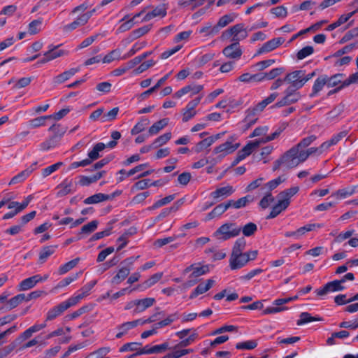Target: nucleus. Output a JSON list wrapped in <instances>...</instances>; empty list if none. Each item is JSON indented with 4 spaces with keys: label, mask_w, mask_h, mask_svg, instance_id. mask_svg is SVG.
<instances>
[{
    "label": "nucleus",
    "mask_w": 358,
    "mask_h": 358,
    "mask_svg": "<svg viewBox=\"0 0 358 358\" xmlns=\"http://www.w3.org/2000/svg\"><path fill=\"white\" fill-rule=\"evenodd\" d=\"M219 32V28L216 26L212 27L210 23H207L200 29L199 33L204 34L205 36H214Z\"/></svg>",
    "instance_id": "45"
},
{
    "label": "nucleus",
    "mask_w": 358,
    "mask_h": 358,
    "mask_svg": "<svg viewBox=\"0 0 358 358\" xmlns=\"http://www.w3.org/2000/svg\"><path fill=\"white\" fill-rule=\"evenodd\" d=\"M150 187V180L144 179L136 182L131 187V191L143 190Z\"/></svg>",
    "instance_id": "56"
},
{
    "label": "nucleus",
    "mask_w": 358,
    "mask_h": 358,
    "mask_svg": "<svg viewBox=\"0 0 358 358\" xmlns=\"http://www.w3.org/2000/svg\"><path fill=\"white\" fill-rule=\"evenodd\" d=\"M274 201V197L271 192H266L264 196L259 201V206L263 209L268 208Z\"/></svg>",
    "instance_id": "60"
},
{
    "label": "nucleus",
    "mask_w": 358,
    "mask_h": 358,
    "mask_svg": "<svg viewBox=\"0 0 358 358\" xmlns=\"http://www.w3.org/2000/svg\"><path fill=\"white\" fill-rule=\"evenodd\" d=\"M79 71V68H72L68 71L63 72L62 73L55 76L53 79V82L55 84H61L64 82L70 79L72 76H73L77 72Z\"/></svg>",
    "instance_id": "29"
},
{
    "label": "nucleus",
    "mask_w": 358,
    "mask_h": 358,
    "mask_svg": "<svg viewBox=\"0 0 358 358\" xmlns=\"http://www.w3.org/2000/svg\"><path fill=\"white\" fill-rule=\"evenodd\" d=\"M139 257H130L121 262L122 267L117 271V274L112 278L111 283L119 285L124 280L130 273L134 262Z\"/></svg>",
    "instance_id": "3"
},
{
    "label": "nucleus",
    "mask_w": 358,
    "mask_h": 358,
    "mask_svg": "<svg viewBox=\"0 0 358 358\" xmlns=\"http://www.w3.org/2000/svg\"><path fill=\"white\" fill-rule=\"evenodd\" d=\"M345 75L343 73H337L331 77L327 76V85L328 87H335L338 84L342 85Z\"/></svg>",
    "instance_id": "43"
},
{
    "label": "nucleus",
    "mask_w": 358,
    "mask_h": 358,
    "mask_svg": "<svg viewBox=\"0 0 358 358\" xmlns=\"http://www.w3.org/2000/svg\"><path fill=\"white\" fill-rule=\"evenodd\" d=\"M327 76H322L317 78L313 86V92L310 94L311 97L314 96L319 92H320L323 87L327 85Z\"/></svg>",
    "instance_id": "35"
},
{
    "label": "nucleus",
    "mask_w": 358,
    "mask_h": 358,
    "mask_svg": "<svg viewBox=\"0 0 358 358\" xmlns=\"http://www.w3.org/2000/svg\"><path fill=\"white\" fill-rule=\"evenodd\" d=\"M344 288L341 281L336 280L327 283L322 288L316 289L315 292L318 296H324L329 292L342 291Z\"/></svg>",
    "instance_id": "9"
},
{
    "label": "nucleus",
    "mask_w": 358,
    "mask_h": 358,
    "mask_svg": "<svg viewBox=\"0 0 358 358\" xmlns=\"http://www.w3.org/2000/svg\"><path fill=\"white\" fill-rule=\"evenodd\" d=\"M37 162L33 163L28 168L15 176L9 182L8 185H12L24 181L36 169Z\"/></svg>",
    "instance_id": "14"
},
{
    "label": "nucleus",
    "mask_w": 358,
    "mask_h": 358,
    "mask_svg": "<svg viewBox=\"0 0 358 358\" xmlns=\"http://www.w3.org/2000/svg\"><path fill=\"white\" fill-rule=\"evenodd\" d=\"M284 42L282 38H273L266 42L257 51V54H262L264 52H271L278 46H280Z\"/></svg>",
    "instance_id": "17"
},
{
    "label": "nucleus",
    "mask_w": 358,
    "mask_h": 358,
    "mask_svg": "<svg viewBox=\"0 0 358 358\" xmlns=\"http://www.w3.org/2000/svg\"><path fill=\"white\" fill-rule=\"evenodd\" d=\"M356 187H349L347 188L338 189L331 194V196L337 199H341L352 195L355 192Z\"/></svg>",
    "instance_id": "37"
},
{
    "label": "nucleus",
    "mask_w": 358,
    "mask_h": 358,
    "mask_svg": "<svg viewBox=\"0 0 358 358\" xmlns=\"http://www.w3.org/2000/svg\"><path fill=\"white\" fill-rule=\"evenodd\" d=\"M209 271V267L208 265L199 266V264H194L184 270V273H188L192 272L189 275L190 278H196L201 276Z\"/></svg>",
    "instance_id": "10"
},
{
    "label": "nucleus",
    "mask_w": 358,
    "mask_h": 358,
    "mask_svg": "<svg viewBox=\"0 0 358 358\" xmlns=\"http://www.w3.org/2000/svg\"><path fill=\"white\" fill-rule=\"evenodd\" d=\"M236 17L237 15L235 13L224 15L219 19L216 27L218 28L224 27L229 23L232 22Z\"/></svg>",
    "instance_id": "46"
},
{
    "label": "nucleus",
    "mask_w": 358,
    "mask_h": 358,
    "mask_svg": "<svg viewBox=\"0 0 358 358\" xmlns=\"http://www.w3.org/2000/svg\"><path fill=\"white\" fill-rule=\"evenodd\" d=\"M43 281V278L39 275H35L28 278L23 280L17 286V290L26 291L36 286V285Z\"/></svg>",
    "instance_id": "13"
},
{
    "label": "nucleus",
    "mask_w": 358,
    "mask_h": 358,
    "mask_svg": "<svg viewBox=\"0 0 358 358\" xmlns=\"http://www.w3.org/2000/svg\"><path fill=\"white\" fill-rule=\"evenodd\" d=\"M145 45H146L145 42L136 43L133 45V47L129 50V51L122 57V59H126L133 56L137 51H138L139 50H141Z\"/></svg>",
    "instance_id": "59"
},
{
    "label": "nucleus",
    "mask_w": 358,
    "mask_h": 358,
    "mask_svg": "<svg viewBox=\"0 0 358 358\" xmlns=\"http://www.w3.org/2000/svg\"><path fill=\"white\" fill-rule=\"evenodd\" d=\"M257 231V226L253 222H249L241 227V231L245 236H250Z\"/></svg>",
    "instance_id": "53"
},
{
    "label": "nucleus",
    "mask_w": 358,
    "mask_h": 358,
    "mask_svg": "<svg viewBox=\"0 0 358 358\" xmlns=\"http://www.w3.org/2000/svg\"><path fill=\"white\" fill-rule=\"evenodd\" d=\"M348 134V131H341V132L334 135L329 140L322 143V145H320V149H328L329 147L337 144L341 139L346 137Z\"/></svg>",
    "instance_id": "21"
},
{
    "label": "nucleus",
    "mask_w": 358,
    "mask_h": 358,
    "mask_svg": "<svg viewBox=\"0 0 358 358\" xmlns=\"http://www.w3.org/2000/svg\"><path fill=\"white\" fill-rule=\"evenodd\" d=\"M78 262L79 258H76L64 264V265L59 267V273L60 275H63L67 273L68 271L73 268L78 264Z\"/></svg>",
    "instance_id": "54"
},
{
    "label": "nucleus",
    "mask_w": 358,
    "mask_h": 358,
    "mask_svg": "<svg viewBox=\"0 0 358 358\" xmlns=\"http://www.w3.org/2000/svg\"><path fill=\"white\" fill-rule=\"evenodd\" d=\"M314 52V49L312 46H306L303 48L301 50H300L296 55L298 59H303L306 58V57L312 55Z\"/></svg>",
    "instance_id": "62"
},
{
    "label": "nucleus",
    "mask_w": 358,
    "mask_h": 358,
    "mask_svg": "<svg viewBox=\"0 0 358 358\" xmlns=\"http://www.w3.org/2000/svg\"><path fill=\"white\" fill-rule=\"evenodd\" d=\"M122 59L121 51L120 49H115L108 53L103 59V63H110L114 60Z\"/></svg>",
    "instance_id": "47"
},
{
    "label": "nucleus",
    "mask_w": 358,
    "mask_h": 358,
    "mask_svg": "<svg viewBox=\"0 0 358 358\" xmlns=\"http://www.w3.org/2000/svg\"><path fill=\"white\" fill-rule=\"evenodd\" d=\"M136 230L134 229H129L127 231H125L120 238H118L117 241H123V243L120 244L117 247V250L119 251L122 250L123 248L126 246L127 244V239L129 236H132L135 234Z\"/></svg>",
    "instance_id": "52"
},
{
    "label": "nucleus",
    "mask_w": 358,
    "mask_h": 358,
    "mask_svg": "<svg viewBox=\"0 0 358 358\" xmlns=\"http://www.w3.org/2000/svg\"><path fill=\"white\" fill-rule=\"evenodd\" d=\"M169 123L168 118L162 119L155 122L148 129V134L153 136L158 134L163 128H164Z\"/></svg>",
    "instance_id": "32"
},
{
    "label": "nucleus",
    "mask_w": 358,
    "mask_h": 358,
    "mask_svg": "<svg viewBox=\"0 0 358 358\" xmlns=\"http://www.w3.org/2000/svg\"><path fill=\"white\" fill-rule=\"evenodd\" d=\"M235 189L231 185L220 187L210 193V196L216 201L223 200L224 199L231 196Z\"/></svg>",
    "instance_id": "11"
},
{
    "label": "nucleus",
    "mask_w": 358,
    "mask_h": 358,
    "mask_svg": "<svg viewBox=\"0 0 358 358\" xmlns=\"http://www.w3.org/2000/svg\"><path fill=\"white\" fill-rule=\"evenodd\" d=\"M283 165L287 169H292L297 166L294 157L289 153V150L285 152L282 157L274 162L273 171H275Z\"/></svg>",
    "instance_id": "7"
},
{
    "label": "nucleus",
    "mask_w": 358,
    "mask_h": 358,
    "mask_svg": "<svg viewBox=\"0 0 358 358\" xmlns=\"http://www.w3.org/2000/svg\"><path fill=\"white\" fill-rule=\"evenodd\" d=\"M69 308V305L64 301L50 309L46 317V320H52Z\"/></svg>",
    "instance_id": "20"
},
{
    "label": "nucleus",
    "mask_w": 358,
    "mask_h": 358,
    "mask_svg": "<svg viewBox=\"0 0 358 358\" xmlns=\"http://www.w3.org/2000/svg\"><path fill=\"white\" fill-rule=\"evenodd\" d=\"M257 113H256L252 108H249L246 111V116L243 120L245 124L246 129L250 127L252 125L256 123L258 118L257 117Z\"/></svg>",
    "instance_id": "41"
},
{
    "label": "nucleus",
    "mask_w": 358,
    "mask_h": 358,
    "mask_svg": "<svg viewBox=\"0 0 358 358\" xmlns=\"http://www.w3.org/2000/svg\"><path fill=\"white\" fill-rule=\"evenodd\" d=\"M248 262V257L246 255H240L230 257V267L232 270L238 269L245 266Z\"/></svg>",
    "instance_id": "25"
},
{
    "label": "nucleus",
    "mask_w": 358,
    "mask_h": 358,
    "mask_svg": "<svg viewBox=\"0 0 358 358\" xmlns=\"http://www.w3.org/2000/svg\"><path fill=\"white\" fill-rule=\"evenodd\" d=\"M299 89L288 87L285 91V96L275 103L272 107L280 108L285 106H288L297 102L301 97Z\"/></svg>",
    "instance_id": "5"
},
{
    "label": "nucleus",
    "mask_w": 358,
    "mask_h": 358,
    "mask_svg": "<svg viewBox=\"0 0 358 358\" xmlns=\"http://www.w3.org/2000/svg\"><path fill=\"white\" fill-rule=\"evenodd\" d=\"M225 206L223 203L217 205L215 206L213 210L207 214L206 217H205L204 220L208 221L216 217H219L221 215H222L226 211Z\"/></svg>",
    "instance_id": "39"
},
{
    "label": "nucleus",
    "mask_w": 358,
    "mask_h": 358,
    "mask_svg": "<svg viewBox=\"0 0 358 358\" xmlns=\"http://www.w3.org/2000/svg\"><path fill=\"white\" fill-rule=\"evenodd\" d=\"M317 148H310L307 150H301L300 152L294 156L296 166L304 162L310 155L316 153L318 151Z\"/></svg>",
    "instance_id": "23"
},
{
    "label": "nucleus",
    "mask_w": 358,
    "mask_h": 358,
    "mask_svg": "<svg viewBox=\"0 0 358 358\" xmlns=\"http://www.w3.org/2000/svg\"><path fill=\"white\" fill-rule=\"evenodd\" d=\"M87 16L83 14L78 16L73 22L64 25L62 29L64 32H69L76 29L78 27L83 26L87 23Z\"/></svg>",
    "instance_id": "26"
},
{
    "label": "nucleus",
    "mask_w": 358,
    "mask_h": 358,
    "mask_svg": "<svg viewBox=\"0 0 358 358\" xmlns=\"http://www.w3.org/2000/svg\"><path fill=\"white\" fill-rule=\"evenodd\" d=\"M213 144V140L210 139L209 137L199 141L195 147L194 148V150L199 153L201 152L204 148L210 147Z\"/></svg>",
    "instance_id": "55"
},
{
    "label": "nucleus",
    "mask_w": 358,
    "mask_h": 358,
    "mask_svg": "<svg viewBox=\"0 0 358 358\" xmlns=\"http://www.w3.org/2000/svg\"><path fill=\"white\" fill-rule=\"evenodd\" d=\"M42 24V19L34 20L29 24L28 31L30 34H36L39 31Z\"/></svg>",
    "instance_id": "61"
},
{
    "label": "nucleus",
    "mask_w": 358,
    "mask_h": 358,
    "mask_svg": "<svg viewBox=\"0 0 358 358\" xmlns=\"http://www.w3.org/2000/svg\"><path fill=\"white\" fill-rule=\"evenodd\" d=\"M222 53L229 59L238 60L243 54V51L240 47L239 43L236 41L225 47L222 50Z\"/></svg>",
    "instance_id": "8"
},
{
    "label": "nucleus",
    "mask_w": 358,
    "mask_h": 358,
    "mask_svg": "<svg viewBox=\"0 0 358 358\" xmlns=\"http://www.w3.org/2000/svg\"><path fill=\"white\" fill-rule=\"evenodd\" d=\"M315 74V72L306 74L305 71L297 70L287 74L284 80L291 84L289 87L300 89L307 81L311 79Z\"/></svg>",
    "instance_id": "2"
},
{
    "label": "nucleus",
    "mask_w": 358,
    "mask_h": 358,
    "mask_svg": "<svg viewBox=\"0 0 358 358\" xmlns=\"http://www.w3.org/2000/svg\"><path fill=\"white\" fill-rule=\"evenodd\" d=\"M300 319L297 320L296 324L300 326L308 322H315V321H322V318L320 317H313L307 312H303L300 314Z\"/></svg>",
    "instance_id": "40"
},
{
    "label": "nucleus",
    "mask_w": 358,
    "mask_h": 358,
    "mask_svg": "<svg viewBox=\"0 0 358 358\" xmlns=\"http://www.w3.org/2000/svg\"><path fill=\"white\" fill-rule=\"evenodd\" d=\"M246 246V241L244 238L241 237L238 238L233 246L231 256H237L243 255V251L245 250Z\"/></svg>",
    "instance_id": "31"
},
{
    "label": "nucleus",
    "mask_w": 358,
    "mask_h": 358,
    "mask_svg": "<svg viewBox=\"0 0 358 358\" xmlns=\"http://www.w3.org/2000/svg\"><path fill=\"white\" fill-rule=\"evenodd\" d=\"M290 201L282 198H278V203L272 208L270 214L266 219H273L277 217L282 211L285 210L289 205Z\"/></svg>",
    "instance_id": "15"
},
{
    "label": "nucleus",
    "mask_w": 358,
    "mask_h": 358,
    "mask_svg": "<svg viewBox=\"0 0 358 358\" xmlns=\"http://www.w3.org/2000/svg\"><path fill=\"white\" fill-rule=\"evenodd\" d=\"M316 136L311 135L310 136L303 138L298 144L291 148L289 150V153L294 157L300 152L301 150L309 146L315 140Z\"/></svg>",
    "instance_id": "16"
},
{
    "label": "nucleus",
    "mask_w": 358,
    "mask_h": 358,
    "mask_svg": "<svg viewBox=\"0 0 358 358\" xmlns=\"http://www.w3.org/2000/svg\"><path fill=\"white\" fill-rule=\"evenodd\" d=\"M151 29V25H145L132 31L128 36L129 42H131L146 34Z\"/></svg>",
    "instance_id": "33"
},
{
    "label": "nucleus",
    "mask_w": 358,
    "mask_h": 358,
    "mask_svg": "<svg viewBox=\"0 0 358 358\" xmlns=\"http://www.w3.org/2000/svg\"><path fill=\"white\" fill-rule=\"evenodd\" d=\"M171 138V133L167 132L159 137H157L153 142V148H157L164 144H166Z\"/></svg>",
    "instance_id": "48"
},
{
    "label": "nucleus",
    "mask_w": 358,
    "mask_h": 358,
    "mask_svg": "<svg viewBox=\"0 0 358 358\" xmlns=\"http://www.w3.org/2000/svg\"><path fill=\"white\" fill-rule=\"evenodd\" d=\"M65 54L62 50H57L56 47L52 48L50 50L44 53L45 57H48L50 60L62 57Z\"/></svg>",
    "instance_id": "57"
},
{
    "label": "nucleus",
    "mask_w": 358,
    "mask_h": 358,
    "mask_svg": "<svg viewBox=\"0 0 358 358\" xmlns=\"http://www.w3.org/2000/svg\"><path fill=\"white\" fill-rule=\"evenodd\" d=\"M51 119V116L45 115L41 116L36 118L32 119L29 121L30 126L33 128H36L43 125H45V120Z\"/></svg>",
    "instance_id": "58"
},
{
    "label": "nucleus",
    "mask_w": 358,
    "mask_h": 358,
    "mask_svg": "<svg viewBox=\"0 0 358 358\" xmlns=\"http://www.w3.org/2000/svg\"><path fill=\"white\" fill-rule=\"evenodd\" d=\"M241 233V225L234 222H227L213 232V237L219 241H226L238 236Z\"/></svg>",
    "instance_id": "1"
},
{
    "label": "nucleus",
    "mask_w": 358,
    "mask_h": 358,
    "mask_svg": "<svg viewBox=\"0 0 358 358\" xmlns=\"http://www.w3.org/2000/svg\"><path fill=\"white\" fill-rule=\"evenodd\" d=\"M73 182L72 180L65 179L59 185H57V189H59L57 192V197H62L67 195L73 192Z\"/></svg>",
    "instance_id": "18"
},
{
    "label": "nucleus",
    "mask_w": 358,
    "mask_h": 358,
    "mask_svg": "<svg viewBox=\"0 0 358 358\" xmlns=\"http://www.w3.org/2000/svg\"><path fill=\"white\" fill-rule=\"evenodd\" d=\"M25 300V294H19L14 297L11 298L10 300L7 301V306H6V309L7 310H10L15 308H16L19 304H20L23 301Z\"/></svg>",
    "instance_id": "38"
},
{
    "label": "nucleus",
    "mask_w": 358,
    "mask_h": 358,
    "mask_svg": "<svg viewBox=\"0 0 358 358\" xmlns=\"http://www.w3.org/2000/svg\"><path fill=\"white\" fill-rule=\"evenodd\" d=\"M155 300L154 298H145L140 300H136V308L134 309V313H138L144 311L149 307H151Z\"/></svg>",
    "instance_id": "28"
},
{
    "label": "nucleus",
    "mask_w": 358,
    "mask_h": 358,
    "mask_svg": "<svg viewBox=\"0 0 358 358\" xmlns=\"http://www.w3.org/2000/svg\"><path fill=\"white\" fill-rule=\"evenodd\" d=\"M240 145L241 143L237 142V137L236 136H231L224 143L215 147L213 150V152L215 154H220L222 157H224L234 152Z\"/></svg>",
    "instance_id": "4"
},
{
    "label": "nucleus",
    "mask_w": 358,
    "mask_h": 358,
    "mask_svg": "<svg viewBox=\"0 0 358 358\" xmlns=\"http://www.w3.org/2000/svg\"><path fill=\"white\" fill-rule=\"evenodd\" d=\"M57 143V139L56 136H52L47 141H44L41 144V148L43 150H48L56 146Z\"/></svg>",
    "instance_id": "64"
},
{
    "label": "nucleus",
    "mask_w": 358,
    "mask_h": 358,
    "mask_svg": "<svg viewBox=\"0 0 358 358\" xmlns=\"http://www.w3.org/2000/svg\"><path fill=\"white\" fill-rule=\"evenodd\" d=\"M140 322L141 320H136L134 321L122 323V324L117 326V328L119 330V332L116 334L115 337L117 338H121L122 336L126 335L130 329L137 327Z\"/></svg>",
    "instance_id": "19"
},
{
    "label": "nucleus",
    "mask_w": 358,
    "mask_h": 358,
    "mask_svg": "<svg viewBox=\"0 0 358 358\" xmlns=\"http://www.w3.org/2000/svg\"><path fill=\"white\" fill-rule=\"evenodd\" d=\"M106 145L103 143H96L93 149L88 153L87 160H91V163L100 157L99 152L104 150Z\"/></svg>",
    "instance_id": "36"
},
{
    "label": "nucleus",
    "mask_w": 358,
    "mask_h": 358,
    "mask_svg": "<svg viewBox=\"0 0 358 358\" xmlns=\"http://www.w3.org/2000/svg\"><path fill=\"white\" fill-rule=\"evenodd\" d=\"M285 71L282 67H278L271 69L269 72L265 73L266 80H273L281 75Z\"/></svg>",
    "instance_id": "63"
},
{
    "label": "nucleus",
    "mask_w": 358,
    "mask_h": 358,
    "mask_svg": "<svg viewBox=\"0 0 358 358\" xmlns=\"http://www.w3.org/2000/svg\"><path fill=\"white\" fill-rule=\"evenodd\" d=\"M278 96L277 92H273L268 97L265 99L262 100L261 102L258 103L255 107L252 109L254 110L256 113H259L266 108L269 103H272Z\"/></svg>",
    "instance_id": "30"
},
{
    "label": "nucleus",
    "mask_w": 358,
    "mask_h": 358,
    "mask_svg": "<svg viewBox=\"0 0 358 358\" xmlns=\"http://www.w3.org/2000/svg\"><path fill=\"white\" fill-rule=\"evenodd\" d=\"M299 190V187H293L289 189H287L278 195V198H282L283 199H287V201H290V199L294 194H296Z\"/></svg>",
    "instance_id": "50"
},
{
    "label": "nucleus",
    "mask_w": 358,
    "mask_h": 358,
    "mask_svg": "<svg viewBox=\"0 0 358 358\" xmlns=\"http://www.w3.org/2000/svg\"><path fill=\"white\" fill-rule=\"evenodd\" d=\"M261 145L258 139L253 141H250L245 146H244L241 150L238 152V155H240L243 159L249 156L254 150L257 148Z\"/></svg>",
    "instance_id": "27"
},
{
    "label": "nucleus",
    "mask_w": 358,
    "mask_h": 358,
    "mask_svg": "<svg viewBox=\"0 0 358 358\" xmlns=\"http://www.w3.org/2000/svg\"><path fill=\"white\" fill-rule=\"evenodd\" d=\"M166 15V8L165 5H160L154 8L151 12L146 13L142 20V22H148L156 17H164Z\"/></svg>",
    "instance_id": "22"
},
{
    "label": "nucleus",
    "mask_w": 358,
    "mask_h": 358,
    "mask_svg": "<svg viewBox=\"0 0 358 358\" xmlns=\"http://www.w3.org/2000/svg\"><path fill=\"white\" fill-rule=\"evenodd\" d=\"M257 346L256 340H249L244 342L236 343V348L237 350H253Z\"/></svg>",
    "instance_id": "49"
},
{
    "label": "nucleus",
    "mask_w": 358,
    "mask_h": 358,
    "mask_svg": "<svg viewBox=\"0 0 358 358\" xmlns=\"http://www.w3.org/2000/svg\"><path fill=\"white\" fill-rule=\"evenodd\" d=\"M203 89L201 85H186L173 94V97L176 99L180 98L182 96L190 93V96H193L199 94Z\"/></svg>",
    "instance_id": "12"
},
{
    "label": "nucleus",
    "mask_w": 358,
    "mask_h": 358,
    "mask_svg": "<svg viewBox=\"0 0 358 358\" xmlns=\"http://www.w3.org/2000/svg\"><path fill=\"white\" fill-rule=\"evenodd\" d=\"M215 281L212 279H208L206 282L200 283L191 294L189 298L194 299L199 294H203L209 290L214 285Z\"/></svg>",
    "instance_id": "24"
},
{
    "label": "nucleus",
    "mask_w": 358,
    "mask_h": 358,
    "mask_svg": "<svg viewBox=\"0 0 358 358\" xmlns=\"http://www.w3.org/2000/svg\"><path fill=\"white\" fill-rule=\"evenodd\" d=\"M99 224V222L97 220H92V222L85 224L82 227L80 232L79 234H90L92 232L94 231Z\"/></svg>",
    "instance_id": "51"
},
{
    "label": "nucleus",
    "mask_w": 358,
    "mask_h": 358,
    "mask_svg": "<svg viewBox=\"0 0 358 358\" xmlns=\"http://www.w3.org/2000/svg\"><path fill=\"white\" fill-rule=\"evenodd\" d=\"M56 246H46L43 248L39 253V263L43 264L46 259L52 255L55 251Z\"/></svg>",
    "instance_id": "42"
},
{
    "label": "nucleus",
    "mask_w": 358,
    "mask_h": 358,
    "mask_svg": "<svg viewBox=\"0 0 358 358\" xmlns=\"http://www.w3.org/2000/svg\"><path fill=\"white\" fill-rule=\"evenodd\" d=\"M150 124L147 118H142L131 130L132 135H136L145 130V127Z\"/></svg>",
    "instance_id": "44"
},
{
    "label": "nucleus",
    "mask_w": 358,
    "mask_h": 358,
    "mask_svg": "<svg viewBox=\"0 0 358 358\" xmlns=\"http://www.w3.org/2000/svg\"><path fill=\"white\" fill-rule=\"evenodd\" d=\"M110 199V196L108 194L102 193L95 194L91 196L87 197L84 200L85 204H95L101 201H104Z\"/></svg>",
    "instance_id": "34"
},
{
    "label": "nucleus",
    "mask_w": 358,
    "mask_h": 358,
    "mask_svg": "<svg viewBox=\"0 0 358 358\" xmlns=\"http://www.w3.org/2000/svg\"><path fill=\"white\" fill-rule=\"evenodd\" d=\"M248 36V31L242 23L236 24L223 33V36L229 38L232 36V42H238L246 38Z\"/></svg>",
    "instance_id": "6"
}]
</instances>
